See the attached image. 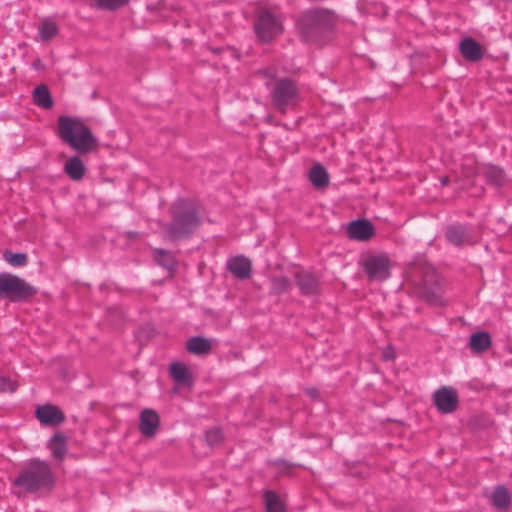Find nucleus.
I'll return each mask as SVG.
<instances>
[{"label": "nucleus", "mask_w": 512, "mask_h": 512, "mask_svg": "<svg viewBox=\"0 0 512 512\" xmlns=\"http://www.w3.org/2000/svg\"><path fill=\"white\" fill-rule=\"evenodd\" d=\"M160 427V417L158 413L149 408H145L140 413L139 431L147 438L156 435Z\"/></svg>", "instance_id": "13"}, {"label": "nucleus", "mask_w": 512, "mask_h": 512, "mask_svg": "<svg viewBox=\"0 0 512 512\" xmlns=\"http://www.w3.org/2000/svg\"><path fill=\"white\" fill-rule=\"evenodd\" d=\"M273 106L285 113L287 109L294 105L298 98V88L295 82L289 78H282L275 81L271 90Z\"/></svg>", "instance_id": "8"}, {"label": "nucleus", "mask_w": 512, "mask_h": 512, "mask_svg": "<svg viewBox=\"0 0 512 512\" xmlns=\"http://www.w3.org/2000/svg\"><path fill=\"white\" fill-rule=\"evenodd\" d=\"M445 237L447 241L456 246L462 247L463 245H473L472 228L467 224H452L446 229Z\"/></svg>", "instance_id": "11"}, {"label": "nucleus", "mask_w": 512, "mask_h": 512, "mask_svg": "<svg viewBox=\"0 0 512 512\" xmlns=\"http://www.w3.org/2000/svg\"><path fill=\"white\" fill-rule=\"evenodd\" d=\"M66 436L58 432L53 435L50 439L49 447L52 451V455L57 460H62L67 453Z\"/></svg>", "instance_id": "22"}, {"label": "nucleus", "mask_w": 512, "mask_h": 512, "mask_svg": "<svg viewBox=\"0 0 512 512\" xmlns=\"http://www.w3.org/2000/svg\"><path fill=\"white\" fill-rule=\"evenodd\" d=\"M266 512H285V507L275 491L268 490L264 494Z\"/></svg>", "instance_id": "27"}, {"label": "nucleus", "mask_w": 512, "mask_h": 512, "mask_svg": "<svg viewBox=\"0 0 512 512\" xmlns=\"http://www.w3.org/2000/svg\"><path fill=\"white\" fill-rule=\"evenodd\" d=\"M33 100L36 105L44 109H50L53 106V99L45 85H38L35 87L33 91Z\"/></svg>", "instance_id": "24"}, {"label": "nucleus", "mask_w": 512, "mask_h": 512, "mask_svg": "<svg viewBox=\"0 0 512 512\" xmlns=\"http://www.w3.org/2000/svg\"><path fill=\"white\" fill-rule=\"evenodd\" d=\"M3 259L13 267H24L28 264V256L26 253H14L10 250L3 252Z\"/></svg>", "instance_id": "29"}, {"label": "nucleus", "mask_w": 512, "mask_h": 512, "mask_svg": "<svg viewBox=\"0 0 512 512\" xmlns=\"http://www.w3.org/2000/svg\"><path fill=\"white\" fill-rule=\"evenodd\" d=\"M171 378L179 385L192 386V374L189 368L181 362H173L169 368Z\"/></svg>", "instance_id": "18"}, {"label": "nucleus", "mask_w": 512, "mask_h": 512, "mask_svg": "<svg viewBox=\"0 0 512 512\" xmlns=\"http://www.w3.org/2000/svg\"><path fill=\"white\" fill-rule=\"evenodd\" d=\"M224 48H221V47H212L211 48V51L215 54H219L221 51H223Z\"/></svg>", "instance_id": "39"}, {"label": "nucleus", "mask_w": 512, "mask_h": 512, "mask_svg": "<svg viewBox=\"0 0 512 512\" xmlns=\"http://www.w3.org/2000/svg\"><path fill=\"white\" fill-rule=\"evenodd\" d=\"M432 400L437 410L442 414L455 412L459 405L457 391L450 386L437 389L432 395Z\"/></svg>", "instance_id": "10"}, {"label": "nucleus", "mask_w": 512, "mask_h": 512, "mask_svg": "<svg viewBox=\"0 0 512 512\" xmlns=\"http://www.w3.org/2000/svg\"><path fill=\"white\" fill-rule=\"evenodd\" d=\"M270 294L281 295L290 291L292 283L286 276H273L270 278Z\"/></svg>", "instance_id": "25"}, {"label": "nucleus", "mask_w": 512, "mask_h": 512, "mask_svg": "<svg viewBox=\"0 0 512 512\" xmlns=\"http://www.w3.org/2000/svg\"><path fill=\"white\" fill-rule=\"evenodd\" d=\"M283 20L284 17L280 13L265 7L258 9L254 22V32L258 40L269 43L280 35L284 30Z\"/></svg>", "instance_id": "7"}, {"label": "nucleus", "mask_w": 512, "mask_h": 512, "mask_svg": "<svg viewBox=\"0 0 512 512\" xmlns=\"http://www.w3.org/2000/svg\"><path fill=\"white\" fill-rule=\"evenodd\" d=\"M186 349L195 355H205L211 351V342L207 338L194 336L186 342Z\"/></svg>", "instance_id": "21"}, {"label": "nucleus", "mask_w": 512, "mask_h": 512, "mask_svg": "<svg viewBox=\"0 0 512 512\" xmlns=\"http://www.w3.org/2000/svg\"><path fill=\"white\" fill-rule=\"evenodd\" d=\"M347 232L351 239L367 241L375 235V228L369 220L357 219L349 223Z\"/></svg>", "instance_id": "15"}, {"label": "nucleus", "mask_w": 512, "mask_h": 512, "mask_svg": "<svg viewBox=\"0 0 512 512\" xmlns=\"http://www.w3.org/2000/svg\"><path fill=\"white\" fill-rule=\"evenodd\" d=\"M492 502L493 505L498 509H507L511 502V497L507 488L502 485L496 487L492 494Z\"/></svg>", "instance_id": "26"}, {"label": "nucleus", "mask_w": 512, "mask_h": 512, "mask_svg": "<svg viewBox=\"0 0 512 512\" xmlns=\"http://www.w3.org/2000/svg\"><path fill=\"white\" fill-rule=\"evenodd\" d=\"M129 0H95L94 6L98 9L116 11L127 5Z\"/></svg>", "instance_id": "32"}, {"label": "nucleus", "mask_w": 512, "mask_h": 512, "mask_svg": "<svg viewBox=\"0 0 512 512\" xmlns=\"http://www.w3.org/2000/svg\"><path fill=\"white\" fill-rule=\"evenodd\" d=\"M275 465L279 468L281 472L290 470L295 466V464L288 462L287 460L280 459L275 461Z\"/></svg>", "instance_id": "35"}, {"label": "nucleus", "mask_w": 512, "mask_h": 512, "mask_svg": "<svg viewBox=\"0 0 512 512\" xmlns=\"http://www.w3.org/2000/svg\"><path fill=\"white\" fill-rule=\"evenodd\" d=\"M309 180L314 187L320 189L328 185L329 175L326 169L319 163L313 165L309 172Z\"/></svg>", "instance_id": "23"}, {"label": "nucleus", "mask_w": 512, "mask_h": 512, "mask_svg": "<svg viewBox=\"0 0 512 512\" xmlns=\"http://www.w3.org/2000/svg\"><path fill=\"white\" fill-rule=\"evenodd\" d=\"M307 395H309L311 398L316 399L319 397L318 390L316 388H307L306 389Z\"/></svg>", "instance_id": "37"}, {"label": "nucleus", "mask_w": 512, "mask_h": 512, "mask_svg": "<svg viewBox=\"0 0 512 512\" xmlns=\"http://www.w3.org/2000/svg\"><path fill=\"white\" fill-rule=\"evenodd\" d=\"M36 417L45 426H57L64 422L65 415L54 405L45 404L36 409Z\"/></svg>", "instance_id": "14"}, {"label": "nucleus", "mask_w": 512, "mask_h": 512, "mask_svg": "<svg viewBox=\"0 0 512 512\" xmlns=\"http://www.w3.org/2000/svg\"><path fill=\"white\" fill-rule=\"evenodd\" d=\"M335 26L336 15L324 8L304 11L296 22L301 39L313 44H322L328 40Z\"/></svg>", "instance_id": "1"}, {"label": "nucleus", "mask_w": 512, "mask_h": 512, "mask_svg": "<svg viewBox=\"0 0 512 512\" xmlns=\"http://www.w3.org/2000/svg\"><path fill=\"white\" fill-rule=\"evenodd\" d=\"M440 182H441L442 186H446L449 183V177L448 176L441 177Z\"/></svg>", "instance_id": "38"}, {"label": "nucleus", "mask_w": 512, "mask_h": 512, "mask_svg": "<svg viewBox=\"0 0 512 512\" xmlns=\"http://www.w3.org/2000/svg\"><path fill=\"white\" fill-rule=\"evenodd\" d=\"M57 33L58 27L52 21H44L39 27V35L43 41L51 40Z\"/></svg>", "instance_id": "31"}, {"label": "nucleus", "mask_w": 512, "mask_h": 512, "mask_svg": "<svg viewBox=\"0 0 512 512\" xmlns=\"http://www.w3.org/2000/svg\"><path fill=\"white\" fill-rule=\"evenodd\" d=\"M408 279L420 289V296L431 305L441 304V283L434 267L422 258L413 261L407 271Z\"/></svg>", "instance_id": "4"}, {"label": "nucleus", "mask_w": 512, "mask_h": 512, "mask_svg": "<svg viewBox=\"0 0 512 512\" xmlns=\"http://www.w3.org/2000/svg\"><path fill=\"white\" fill-rule=\"evenodd\" d=\"M55 482V476L49 463L32 458L19 471L18 476L13 480V485L26 493H36L40 490L51 491Z\"/></svg>", "instance_id": "5"}, {"label": "nucleus", "mask_w": 512, "mask_h": 512, "mask_svg": "<svg viewBox=\"0 0 512 512\" xmlns=\"http://www.w3.org/2000/svg\"><path fill=\"white\" fill-rule=\"evenodd\" d=\"M64 172L74 181L81 180L85 175L86 168L79 156L70 157L65 165Z\"/></svg>", "instance_id": "19"}, {"label": "nucleus", "mask_w": 512, "mask_h": 512, "mask_svg": "<svg viewBox=\"0 0 512 512\" xmlns=\"http://www.w3.org/2000/svg\"><path fill=\"white\" fill-rule=\"evenodd\" d=\"M459 50L462 56L471 62H478L484 56L483 47L472 37L463 38L460 41Z\"/></svg>", "instance_id": "16"}, {"label": "nucleus", "mask_w": 512, "mask_h": 512, "mask_svg": "<svg viewBox=\"0 0 512 512\" xmlns=\"http://www.w3.org/2000/svg\"><path fill=\"white\" fill-rule=\"evenodd\" d=\"M154 259L163 268L169 271L174 269L175 259L170 251L161 248L155 249Z\"/></svg>", "instance_id": "28"}, {"label": "nucleus", "mask_w": 512, "mask_h": 512, "mask_svg": "<svg viewBox=\"0 0 512 512\" xmlns=\"http://www.w3.org/2000/svg\"><path fill=\"white\" fill-rule=\"evenodd\" d=\"M223 439V435L220 429L212 428L206 431L205 440L209 446L218 445Z\"/></svg>", "instance_id": "33"}, {"label": "nucleus", "mask_w": 512, "mask_h": 512, "mask_svg": "<svg viewBox=\"0 0 512 512\" xmlns=\"http://www.w3.org/2000/svg\"><path fill=\"white\" fill-rule=\"evenodd\" d=\"M486 177L489 183L500 187L505 182L504 171L496 166H491L486 171Z\"/></svg>", "instance_id": "30"}, {"label": "nucleus", "mask_w": 512, "mask_h": 512, "mask_svg": "<svg viewBox=\"0 0 512 512\" xmlns=\"http://www.w3.org/2000/svg\"><path fill=\"white\" fill-rule=\"evenodd\" d=\"M17 389V384L15 381H12L10 377L0 376V392L2 393H13Z\"/></svg>", "instance_id": "34"}, {"label": "nucleus", "mask_w": 512, "mask_h": 512, "mask_svg": "<svg viewBox=\"0 0 512 512\" xmlns=\"http://www.w3.org/2000/svg\"><path fill=\"white\" fill-rule=\"evenodd\" d=\"M491 344L492 340L488 332L479 331L470 336L469 346L473 353H483L490 348Z\"/></svg>", "instance_id": "20"}, {"label": "nucleus", "mask_w": 512, "mask_h": 512, "mask_svg": "<svg viewBox=\"0 0 512 512\" xmlns=\"http://www.w3.org/2000/svg\"><path fill=\"white\" fill-rule=\"evenodd\" d=\"M295 284L304 296H315L320 293V283L313 273L302 270L294 274Z\"/></svg>", "instance_id": "12"}, {"label": "nucleus", "mask_w": 512, "mask_h": 512, "mask_svg": "<svg viewBox=\"0 0 512 512\" xmlns=\"http://www.w3.org/2000/svg\"><path fill=\"white\" fill-rule=\"evenodd\" d=\"M170 214L171 222L162 225L170 240L191 237L201 223L198 204L191 199L176 200L170 208Z\"/></svg>", "instance_id": "2"}, {"label": "nucleus", "mask_w": 512, "mask_h": 512, "mask_svg": "<svg viewBox=\"0 0 512 512\" xmlns=\"http://www.w3.org/2000/svg\"><path fill=\"white\" fill-rule=\"evenodd\" d=\"M390 260L386 255H370L363 263V269L372 281H384L390 277Z\"/></svg>", "instance_id": "9"}, {"label": "nucleus", "mask_w": 512, "mask_h": 512, "mask_svg": "<svg viewBox=\"0 0 512 512\" xmlns=\"http://www.w3.org/2000/svg\"><path fill=\"white\" fill-rule=\"evenodd\" d=\"M38 289L18 275L8 272L0 273V298L12 303L28 302Z\"/></svg>", "instance_id": "6"}, {"label": "nucleus", "mask_w": 512, "mask_h": 512, "mask_svg": "<svg viewBox=\"0 0 512 512\" xmlns=\"http://www.w3.org/2000/svg\"><path fill=\"white\" fill-rule=\"evenodd\" d=\"M265 76H272L267 70L262 71Z\"/></svg>", "instance_id": "40"}, {"label": "nucleus", "mask_w": 512, "mask_h": 512, "mask_svg": "<svg viewBox=\"0 0 512 512\" xmlns=\"http://www.w3.org/2000/svg\"><path fill=\"white\" fill-rule=\"evenodd\" d=\"M383 358L386 361H390V360H393L395 358V351H394V349L391 346L387 347V349L384 350Z\"/></svg>", "instance_id": "36"}, {"label": "nucleus", "mask_w": 512, "mask_h": 512, "mask_svg": "<svg viewBox=\"0 0 512 512\" xmlns=\"http://www.w3.org/2000/svg\"><path fill=\"white\" fill-rule=\"evenodd\" d=\"M57 136L80 154H88L99 146L90 128L77 117L62 115L57 120Z\"/></svg>", "instance_id": "3"}, {"label": "nucleus", "mask_w": 512, "mask_h": 512, "mask_svg": "<svg viewBox=\"0 0 512 512\" xmlns=\"http://www.w3.org/2000/svg\"><path fill=\"white\" fill-rule=\"evenodd\" d=\"M227 270L238 279H248L251 275L252 263L245 256H236L228 260Z\"/></svg>", "instance_id": "17"}]
</instances>
